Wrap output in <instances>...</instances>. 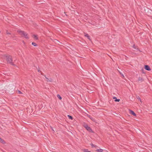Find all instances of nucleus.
Masks as SVG:
<instances>
[{
  "label": "nucleus",
  "mask_w": 152,
  "mask_h": 152,
  "mask_svg": "<svg viewBox=\"0 0 152 152\" xmlns=\"http://www.w3.org/2000/svg\"><path fill=\"white\" fill-rule=\"evenodd\" d=\"M6 58L7 62L11 64L12 65H14L13 63L12 62V57L10 55H7L6 56Z\"/></svg>",
  "instance_id": "nucleus-1"
},
{
  "label": "nucleus",
  "mask_w": 152,
  "mask_h": 152,
  "mask_svg": "<svg viewBox=\"0 0 152 152\" xmlns=\"http://www.w3.org/2000/svg\"><path fill=\"white\" fill-rule=\"evenodd\" d=\"M18 32L20 34V35L24 36L25 38L27 39L28 38L27 34L25 32L20 30L18 31Z\"/></svg>",
  "instance_id": "nucleus-2"
},
{
  "label": "nucleus",
  "mask_w": 152,
  "mask_h": 152,
  "mask_svg": "<svg viewBox=\"0 0 152 152\" xmlns=\"http://www.w3.org/2000/svg\"><path fill=\"white\" fill-rule=\"evenodd\" d=\"M84 126L87 131H88L90 132H93V131H92L91 128L90 127H89L87 124L84 125Z\"/></svg>",
  "instance_id": "nucleus-3"
},
{
  "label": "nucleus",
  "mask_w": 152,
  "mask_h": 152,
  "mask_svg": "<svg viewBox=\"0 0 152 152\" xmlns=\"http://www.w3.org/2000/svg\"><path fill=\"white\" fill-rule=\"evenodd\" d=\"M145 70L148 71H150L151 70V68L149 66L147 65H145Z\"/></svg>",
  "instance_id": "nucleus-4"
},
{
  "label": "nucleus",
  "mask_w": 152,
  "mask_h": 152,
  "mask_svg": "<svg viewBox=\"0 0 152 152\" xmlns=\"http://www.w3.org/2000/svg\"><path fill=\"white\" fill-rule=\"evenodd\" d=\"M130 113L131 114L133 115L134 116H136V114L132 110H130Z\"/></svg>",
  "instance_id": "nucleus-5"
},
{
  "label": "nucleus",
  "mask_w": 152,
  "mask_h": 152,
  "mask_svg": "<svg viewBox=\"0 0 152 152\" xmlns=\"http://www.w3.org/2000/svg\"><path fill=\"white\" fill-rule=\"evenodd\" d=\"M45 77L47 79V81L48 82H52V79L51 78H48L45 76Z\"/></svg>",
  "instance_id": "nucleus-6"
},
{
  "label": "nucleus",
  "mask_w": 152,
  "mask_h": 152,
  "mask_svg": "<svg viewBox=\"0 0 152 152\" xmlns=\"http://www.w3.org/2000/svg\"><path fill=\"white\" fill-rule=\"evenodd\" d=\"M96 151L97 152H103V150L101 148H99V149H97L96 150Z\"/></svg>",
  "instance_id": "nucleus-7"
},
{
  "label": "nucleus",
  "mask_w": 152,
  "mask_h": 152,
  "mask_svg": "<svg viewBox=\"0 0 152 152\" xmlns=\"http://www.w3.org/2000/svg\"><path fill=\"white\" fill-rule=\"evenodd\" d=\"M90 145L92 148H97L98 147V146L96 145H94L92 143Z\"/></svg>",
  "instance_id": "nucleus-8"
},
{
  "label": "nucleus",
  "mask_w": 152,
  "mask_h": 152,
  "mask_svg": "<svg viewBox=\"0 0 152 152\" xmlns=\"http://www.w3.org/2000/svg\"><path fill=\"white\" fill-rule=\"evenodd\" d=\"M138 81H140V82H141L143 80L142 78L139 77L138 78Z\"/></svg>",
  "instance_id": "nucleus-9"
},
{
  "label": "nucleus",
  "mask_w": 152,
  "mask_h": 152,
  "mask_svg": "<svg viewBox=\"0 0 152 152\" xmlns=\"http://www.w3.org/2000/svg\"><path fill=\"white\" fill-rule=\"evenodd\" d=\"M114 99H115V101L116 102H119L120 101V99H117L116 98V97H113Z\"/></svg>",
  "instance_id": "nucleus-10"
},
{
  "label": "nucleus",
  "mask_w": 152,
  "mask_h": 152,
  "mask_svg": "<svg viewBox=\"0 0 152 152\" xmlns=\"http://www.w3.org/2000/svg\"><path fill=\"white\" fill-rule=\"evenodd\" d=\"M67 116L69 119L71 120H72L73 119V117L71 116L68 115Z\"/></svg>",
  "instance_id": "nucleus-11"
},
{
  "label": "nucleus",
  "mask_w": 152,
  "mask_h": 152,
  "mask_svg": "<svg viewBox=\"0 0 152 152\" xmlns=\"http://www.w3.org/2000/svg\"><path fill=\"white\" fill-rule=\"evenodd\" d=\"M33 36L34 38L35 39L37 40V39H38V38H37V35H34Z\"/></svg>",
  "instance_id": "nucleus-12"
},
{
  "label": "nucleus",
  "mask_w": 152,
  "mask_h": 152,
  "mask_svg": "<svg viewBox=\"0 0 152 152\" xmlns=\"http://www.w3.org/2000/svg\"><path fill=\"white\" fill-rule=\"evenodd\" d=\"M0 142H1L3 144H4L5 143V141L2 139H1V140L0 141Z\"/></svg>",
  "instance_id": "nucleus-13"
},
{
  "label": "nucleus",
  "mask_w": 152,
  "mask_h": 152,
  "mask_svg": "<svg viewBox=\"0 0 152 152\" xmlns=\"http://www.w3.org/2000/svg\"><path fill=\"white\" fill-rule=\"evenodd\" d=\"M57 97H58V98H59L60 99H61L62 98H61V96L59 95V94H58L57 95Z\"/></svg>",
  "instance_id": "nucleus-14"
},
{
  "label": "nucleus",
  "mask_w": 152,
  "mask_h": 152,
  "mask_svg": "<svg viewBox=\"0 0 152 152\" xmlns=\"http://www.w3.org/2000/svg\"><path fill=\"white\" fill-rule=\"evenodd\" d=\"M85 36L88 38V39H90V37L88 34H86L85 35Z\"/></svg>",
  "instance_id": "nucleus-15"
},
{
  "label": "nucleus",
  "mask_w": 152,
  "mask_h": 152,
  "mask_svg": "<svg viewBox=\"0 0 152 152\" xmlns=\"http://www.w3.org/2000/svg\"><path fill=\"white\" fill-rule=\"evenodd\" d=\"M32 45H34V46H37V45L34 42H33L32 43Z\"/></svg>",
  "instance_id": "nucleus-16"
},
{
  "label": "nucleus",
  "mask_w": 152,
  "mask_h": 152,
  "mask_svg": "<svg viewBox=\"0 0 152 152\" xmlns=\"http://www.w3.org/2000/svg\"><path fill=\"white\" fill-rule=\"evenodd\" d=\"M84 152H90V151H88L87 149H84Z\"/></svg>",
  "instance_id": "nucleus-17"
},
{
  "label": "nucleus",
  "mask_w": 152,
  "mask_h": 152,
  "mask_svg": "<svg viewBox=\"0 0 152 152\" xmlns=\"http://www.w3.org/2000/svg\"><path fill=\"white\" fill-rule=\"evenodd\" d=\"M18 93L19 94H22V93L20 91H18Z\"/></svg>",
  "instance_id": "nucleus-18"
},
{
  "label": "nucleus",
  "mask_w": 152,
  "mask_h": 152,
  "mask_svg": "<svg viewBox=\"0 0 152 152\" xmlns=\"http://www.w3.org/2000/svg\"><path fill=\"white\" fill-rule=\"evenodd\" d=\"M133 47L134 48H135V49H136V48L135 47V45H134L133 46Z\"/></svg>",
  "instance_id": "nucleus-19"
},
{
  "label": "nucleus",
  "mask_w": 152,
  "mask_h": 152,
  "mask_svg": "<svg viewBox=\"0 0 152 152\" xmlns=\"http://www.w3.org/2000/svg\"><path fill=\"white\" fill-rule=\"evenodd\" d=\"M137 98L140 100H141V99H140V97L139 96H138V97H137Z\"/></svg>",
  "instance_id": "nucleus-20"
},
{
  "label": "nucleus",
  "mask_w": 152,
  "mask_h": 152,
  "mask_svg": "<svg viewBox=\"0 0 152 152\" xmlns=\"http://www.w3.org/2000/svg\"><path fill=\"white\" fill-rule=\"evenodd\" d=\"M2 139H1V138H0V141H1V140Z\"/></svg>",
  "instance_id": "nucleus-21"
},
{
  "label": "nucleus",
  "mask_w": 152,
  "mask_h": 152,
  "mask_svg": "<svg viewBox=\"0 0 152 152\" xmlns=\"http://www.w3.org/2000/svg\"><path fill=\"white\" fill-rule=\"evenodd\" d=\"M38 72H39V70H38Z\"/></svg>",
  "instance_id": "nucleus-22"
},
{
  "label": "nucleus",
  "mask_w": 152,
  "mask_h": 152,
  "mask_svg": "<svg viewBox=\"0 0 152 152\" xmlns=\"http://www.w3.org/2000/svg\"><path fill=\"white\" fill-rule=\"evenodd\" d=\"M122 75L123 76H124L123 75Z\"/></svg>",
  "instance_id": "nucleus-23"
}]
</instances>
